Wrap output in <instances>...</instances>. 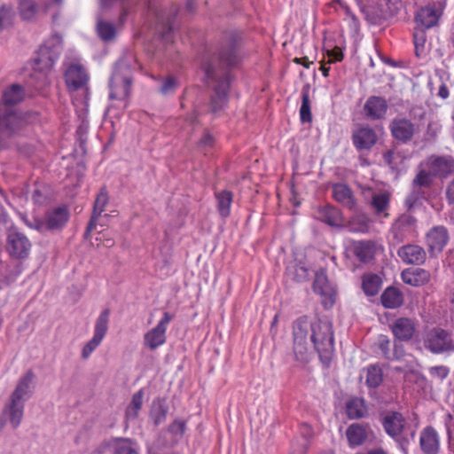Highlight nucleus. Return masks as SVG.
<instances>
[{
    "label": "nucleus",
    "instance_id": "nucleus-1",
    "mask_svg": "<svg viewBox=\"0 0 454 454\" xmlns=\"http://www.w3.org/2000/svg\"><path fill=\"white\" fill-rule=\"evenodd\" d=\"M239 62V35L235 32H228L224 35L217 53L202 65L205 82L213 90L209 106L211 113L217 114L227 106L231 70Z\"/></svg>",
    "mask_w": 454,
    "mask_h": 454
},
{
    "label": "nucleus",
    "instance_id": "nucleus-2",
    "mask_svg": "<svg viewBox=\"0 0 454 454\" xmlns=\"http://www.w3.org/2000/svg\"><path fill=\"white\" fill-rule=\"evenodd\" d=\"M294 355L296 361L306 364L316 350L321 361L328 364L334 352L332 323L327 319L309 320L301 317L293 325Z\"/></svg>",
    "mask_w": 454,
    "mask_h": 454
},
{
    "label": "nucleus",
    "instance_id": "nucleus-3",
    "mask_svg": "<svg viewBox=\"0 0 454 454\" xmlns=\"http://www.w3.org/2000/svg\"><path fill=\"white\" fill-rule=\"evenodd\" d=\"M454 175V158L450 155L432 154L419 165L411 184L430 188L434 178L446 179Z\"/></svg>",
    "mask_w": 454,
    "mask_h": 454
},
{
    "label": "nucleus",
    "instance_id": "nucleus-4",
    "mask_svg": "<svg viewBox=\"0 0 454 454\" xmlns=\"http://www.w3.org/2000/svg\"><path fill=\"white\" fill-rule=\"evenodd\" d=\"M35 375L32 371H27L18 381L17 386L5 404L4 413L9 418L12 427L17 428L23 418L25 402L30 398L33 393V380Z\"/></svg>",
    "mask_w": 454,
    "mask_h": 454
},
{
    "label": "nucleus",
    "instance_id": "nucleus-5",
    "mask_svg": "<svg viewBox=\"0 0 454 454\" xmlns=\"http://www.w3.org/2000/svg\"><path fill=\"white\" fill-rule=\"evenodd\" d=\"M135 63L132 53L125 55L116 63L109 84L111 99L124 101L129 97L132 82L131 70Z\"/></svg>",
    "mask_w": 454,
    "mask_h": 454
},
{
    "label": "nucleus",
    "instance_id": "nucleus-6",
    "mask_svg": "<svg viewBox=\"0 0 454 454\" xmlns=\"http://www.w3.org/2000/svg\"><path fill=\"white\" fill-rule=\"evenodd\" d=\"M26 121L12 109L0 107V146L4 147L8 140L16 139L22 135Z\"/></svg>",
    "mask_w": 454,
    "mask_h": 454
},
{
    "label": "nucleus",
    "instance_id": "nucleus-7",
    "mask_svg": "<svg viewBox=\"0 0 454 454\" xmlns=\"http://www.w3.org/2000/svg\"><path fill=\"white\" fill-rule=\"evenodd\" d=\"M424 347L434 354L454 351V338L448 331L434 327L423 335Z\"/></svg>",
    "mask_w": 454,
    "mask_h": 454
},
{
    "label": "nucleus",
    "instance_id": "nucleus-8",
    "mask_svg": "<svg viewBox=\"0 0 454 454\" xmlns=\"http://www.w3.org/2000/svg\"><path fill=\"white\" fill-rule=\"evenodd\" d=\"M178 12L176 5H171L169 11L167 12L155 2H150L148 4V15L155 20L157 22V30L163 40L168 41L170 33L173 29L172 22L175 20Z\"/></svg>",
    "mask_w": 454,
    "mask_h": 454
},
{
    "label": "nucleus",
    "instance_id": "nucleus-9",
    "mask_svg": "<svg viewBox=\"0 0 454 454\" xmlns=\"http://www.w3.org/2000/svg\"><path fill=\"white\" fill-rule=\"evenodd\" d=\"M110 309H104L96 320L94 334L92 339L88 341L82 350V358L87 359L93 351L100 345L108 330Z\"/></svg>",
    "mask_w": 454,
    "mask_h": 454
},
{
    "label": "nucleus",
    "instance_id": "nucleus-10",
    "mask_svg": "<svg viewBox=\"0 0 454 454\" xmlns=\"http://www.w3.org/2000/svg\"><path fill=\"white\" fill-rule=\"evenodd\" d=\"M62 51V38L59 35H54L46 42L38 52L36 59L37 64L41 69H50L54 65L56 59Z\"/></svg>",
    "mask_w": 454,
    "mask_h": 454
},
{
    "label": "nucleus",
    "instance_id": "nucleus-11",
    "mask_svg": "<svg viewBox=\"0 0 454 454\" xmlns=\"http://www.w3.org/2000/svg\"><path fill=\"white\" fill-rule=\"evenodd\" d=\"M6 247L11 256L24 259L29 254L31 243L23 233L11 230L8 233Z\"/></svg>",
    "mask_w": 454,
    "mask_h": 454
},
{
    "label": "nucleus",
    "instance_id": "nucleus-12",
    "mask_svg": "<svg viewBox=\"0 0 454 454\" xmlns=\"http://www.w3.org/2000/svg\"><path fill=\"white\" fill-rule=\"evenodd\" d=\"M417 220L411 215H402L393 224L391 234L393 243L398 245L407 239V238L414 231Z\"/></svg>",
    "mask_w": 454,
    "mask_h": 454
},
{
    "label": "nucleus",
    "instance_id": "nucleus-13",
    "mask_svg": "<svg viewBox=\"0 0 454 454\" xmlns=\"http://www.w3.org/2000/svg\"><path fill=\"white\" fill-rule=\"evenodd\" d=\"M171 320L172 316L165 312L158 325L145 334V345L150 349L161 346L166 341V331Z\"/></svg>",
    "mask_w": 454,
    "mask_h": 454
},
{
    "label": "nucleus",
    "instance_id": "nucleus-14",
    "mask_svg": "<svg viewBox=\"0 0 454 454\" xmlns=\"http://www.w3.org/2000/svg\"><path fill=\"white\" fill-rule=\"evenodd\" d=\"M449 232L446 227L442 225L434 226L427 232L426 236L427 246L431 256H435L441 253L449 241Z\"/></svg>",
    "mask_w": 454,
    "mask_h": 454
},
{
    "label": "nucleus",
    "instance_id": "nucleus-15",
    "mask_svg": "<svg viewBox=\"0 0 454 454\" xmlns=\"http://www.w3.org/2000/svg\"><path fill=\"white\" fill-rule=\"evenodd\" d=\"M393 137L402 144L410 142L416 133V127L406 118H395L389 125Z\"/></svg>",
    "mask_w": 454,
    "mask_h": 454
},
{
    "label": "nucleus",
    "instance_id": "nucleus-16",
    "mask_svg": "<svg viewBox=\"0 0 454 454\" xmlns=\"http://www.w3.org/2000/svg\"><path fill=\"white\" fill-rule=\"evenodd\" d=\"M390 329L395 340L406 342L416 334L417 325L411 318L399 317L392 322Z\"/></svg>",
    "mask_w": 454,
    "mask_h": 454
},
{
    "label": "nucleus",
    "instance_id": "nucleus-17",
    "mask_svg": "<svg viewBox=\"0 0 454 454\" xmlns=\"http://www.w3.org/2000/svg\"><path fill=\"white\" fill-rule=\"evenodd\" d=\"M313 289L315 293L324 298L323 304L325 308H331L333 305L336 292L334 287L329 283L327 277L323 270L316 273Z\"/></svg>",
    "mask_w": 454,
    "mask_h": 454
},
{
    "label": "nucleus",
    "instance_id": "nucleus-18",
    "mask_svg": "<svg viewBox=\"0 0 454 454\" xmlns=\"http://www.w3.org/2000/svg\"><path fill=\"white\" fill-rule=\"evenodd\" d=\"M382 251V246L374 240H360L355 242L353 246L354 254L364 263L373 261L376 254Z\"/></svg>",
    "mask_w": 454,
    "mask_h": 454
},
{
    "label": "nucleus",
    "instance_id": "nucleus-19",
    "mask_svg": "<svg viewBox=\"0 0 454 454\" xmlns=\"http://www.w3.org/2000/svg\"><path fill=\"white\" fill-rule=\"evenodd\" d=\"M66 83L69 90H77L86 87L89 75L86 69L78 63L71 64L65 73Z\"/></svg>",
    "mask_w": 454,
    "mask_h": 454
},
{
    "label": "nucleus",
    "instance_id": "nucleus-20",
    "mask_svg": "<svg viewBox=\"0 0 454 454\" xmlns=\"http://www.w3.org/2000/svg\"><path fill=\"white\" fill-rule=\"evenodd\" d=\"M397 255L405 264L421 265L427 259L425 249L415 244L400 247L397 250Z\"/></svg>",
    "mask_w": 454,
    "mask_h": 454
},
{
    "label": "nucleus",
    "instance_id": "nucleus-21",
    "mask_svg": "<svg viewBox=\"0 0 454 454\" xmlns=\"http://www.w3.org/2000/svg\"><path fill=\"white\" fill-rule=\"evenodd\" d=\"M333 197L342 207L349 210H356L357 207V200L354 192L346 184H334L333 185Z\"/></svg>",
    "mask_w": 454,
    "mask_h": 454
},
{
    "label": "nucleus",
    "instance_id": "nucleus-22",
    "mask_svg": "<svg viewBox=\"0 0 454 454\" xmlns=\"http://www.w3.org/2000/svg\"><path fill=\"white\" fill-rule=\"evenodd\" d=\"M352 139L357 150H370L376 144L378 136L374 129L366 126L355 130L352 135Z\"/></svg>",
    "mask_w": 454,
    "mask_h": 454
},
{
    "label": "nucleus",
    "instance_id": "nucleus-23",
    "mask_svg": "<svg viewBox=\"0 0 454 454\" xmlns=\"http://www.w3.org/2000/svg\"><path fill=\"white\" fill-rule=\"evenodd\" d=\"M382 425L389 436L396 438L403 432L405 420L401 413L389 411L383 417Z\"/></svg>",
    "mask_w": 454,
    "mask_h": 454
},
{
    "label": "nucleus",
    "instance_id": "nucleus-24",
    "mask_svg": "<svg viewBox=\"0 0 454 454\" xmlns=\"http://www.w3.org/2000/svg\"><path fill=\"white\" fill-rule=\"evenodd\" d=\"M419 443L424 454H437L439 451V436L431 427H426L420 434Z\"/></svg>",
    "mask_w": 454,
    "mask_h": 454
},
{
    "label": "nucleus",
    "instance_id": "nucleus-25",
    "mask_svg": "<svg viewBox=\"0 0 454 454\" xmlns=\"http://www.w3.org/2000/svg\"><path fill=\"white\" fill-rule=\"evenodd\" d=\"M387 110V101L381 97H370L364 106L366 116L373 120L382 118L386 114Z\"/></svg>",
    "mask_w": 454,
    "mask_h": 454
},
{
    "label": "nucleus",
    "instance_id": "nucleus-26",
    "mask_svg": "<svg viewBox=\"0 0 454 454\" xmlns=\"http://www.w3.org/2000/svg\"><path fill=\"white\" fill-rule=\"evenodd\" d=\"M108 202V194L105 187L100 189L94 202V207L90 223H88L85 235L87 236L97 225L98 218L104 212Z\"/></svg>",
    "mask_w": 454,
    "mask_h": 454
},
{
    "label": "nucleus",
    "instance_id": "nucleus-27",
    "mask_svg": "<svg viewBox=\"0 0 454 454\" xmlns=\"http://www.w3.org/2000/svg\"><path fill=\"white\" fill-rule=\"evenodd\" d=\"M372 193L370 206L374 214L378 216L388 217L387 210L389 208L390 196L387 192L375 193L371 189L367 190Z\"/></svg>",
    "mask_w": 454,
    "mask_h": 454
},
{
    "label": "nucleus",
    "instance_id": "nucleus-28",
    "mask_svg": "<svg viewBox=\"0 0 454 454\" xmlns=\"http://www.w3.org/2000/svg\"><path fill=\"white\" fill-rule=\"evenodd\" d=\"M27 93L24 88L20 84H12L6 89L3 94V105L0 107L4 109H11L10 106L21 102Z\"/></svg>",
    "mask_w": 454,
    "mask_h": 454
},
{
    "label": "nucleus",
    "instance_id": "nucleus-29",
    "mask_svg": "<svg viewBox=\"0 0 454 454\" xmlns=\"http://www.w3.org/2000/svg\"><path fill=\"white\" fill-rule=\"evenodd\" d=\"M370 434L371 430L369 427L358 423L350 425L346 431L348 441L353 447L363 444L369 437Z\"/></svg>",
    "mask_w": 454,
    "mask_h": 454
},
{
    "label": "nucleus",
    "instance_id": "nucleus-30",
    "mask_svg": "<svg viewBox=\"0 0 454 454\" xmlns=\"http://www.w3.org/2000/svg\"><path fill=\"white\" fill-rule=\"evenodd\" d=\"M372 221L370 216L363 212H357L350 217L347 227L351 232L367 233L372 227Z\"/></svg>",
    "mask_w": 454,
    "mask_h": 454
},
{
    "label": "nucleus",
    "instance_id": "nucleus-31",
    "mask_svg": "<svg viewBox=\"0 0 454 454\" xmlns=\"http://www.w3.org/2000/svg\"><path fill=\"white\" fill-rule=\"evenodd\" d=\"M69 217L66 207H59L49 211L46 215V225L49 229H59L65 225Z\"/></svg>",
    "mask_w": 454,
    "mask_h": 454
},
{
    "label": "nucleus",
    "instance_id": "nucleus-32",
    "mask_svg": "<svg viewBox=\"0 0 454 454\" xmlns=\"http://www.w3.org/2000/svg\"><path fill=\"white\" fill-rule=\"evenodd\" d=\"M429 278L428 271L420 268L405 270L402 272L403 282L413 286H419L427 283Z\"/></svg>",
    "mask_w": 454,
    "mask_h": 454
},
{
    "label": "nucleus",
    "instance_id": "nucleus-33",
    "mask_svg": "<svg viewBox=\"0 0 454 454\" xmlns=\"http://www.w3.org/2000/svg\"><path fill=\"white\" fill-rule=\"evenodd\" d=\"M321 221L333 227L343 226V216L341 211L333 206H326L319 210Z\"/></svg>",
    "mask_w": 454,
    "mask_h": 454
},
{
    "label": "nucleus",
    "instance_id": "nucleus-34",
    "mask_svg": "<svg viewBox=\"0 0 454 454\" xmlns=\"http://www.w3.org/2000/svg\"><path fill=\"white\" fill-rule=\"evenodd\" d=\"M382 305L387 309H396L403 302V294L396 287H387L380 296Z\"/></svg>",
    "mask_w": 454,
    "mask_h": 454
},
{
    "label": "nucleus",
    "instance_id": "nucleus-35",
    "mask_svg": "<svg viewBox=\"0 0 454 454\" xmlns=\"http://www.w3.org/2000/svg\"><path fill=\"white\" fill-rule=\"evenodd\" d=\"M168 407L165 399L153 400L150 411V419L155 426H159L166 420Z\"/></svg>",
    "mask_w": 454,
    "mask_h": 454
},
{
    "label": "nucleus",
    "instance_id": "nucleus-36",
    "mask_svg": "<svg viewBox=\"0 0 454 454\" xmlns=\"http://www.w3.org/2000/svg\"><path fill=\"white\" fill-rule=\"evenodd\" d=\"M143 401L144 391L140 389L132 395L131 401L126 409L125 417L128 421H134L137 419L143 406Z\"/></svg>",
    "mask_w": 454,
    "mask_h": 454
},
{
    "label": "nucleus",
    "instance_id": "nucleus-37",
    "mask_svg": "<svg viewBox=\"0 0 454 454\" xmlns=\"http://www.w3.org/2000/svg\"><path fill=\"white\" fill-rule=\"evenodd\" d=\"M112 454H139V448L131 439L120 438L114 443Z\"/></svg>",
    "mask_w": 454,
    "mask_h": 454
},
{
    "label": "nucleus",
    "instance_id": "nucleus-38",
    "mask_svg": "<svg viewBox=\"0 0 454 454\" xmlns=\"http://www.w3.org/2000/svg\"><path fill=\"white\" fill-rule=\"evenodd\" d=\"M416 20L426 28H430L437 24L438 14L432 7H425L419 10Z\"/></svg>",
    "mask_w": 454,
    "mask_h": 454
},
{
    "label": "nucleus",
    "instance_id": "nucleus-39",
    "mask_svg": "<svg viewBox=\"0 0 454 454\" xmlns=\"http://www.w3.org/2000/svg\"><path fill=\"white\" fill-rule=\"evenodd\" d=\"M381 286V278L376 274H366L363 278L362 287L366 295H376Z\"/></svg>",
    "mask_w": 454,
    "mask_h": 454
},
{
    "label": "nucleus",
    "instance_id": "nucleus-40",
    "mask_svg": "<svg viewBox=\"0 0 454 454\" xmlns=\"http://www.w3.org/2000/svg\"><path fill=\"white\" fill-rule=\"evenodd\" d=\"M365 372V384L370 388L378 387L382 380L383 375L381 369L375 364H372L364 370Z\"/></svg>",
    "mask_w": 454,
    "mask_h": 454
},
{
    "label": "nucleus",
    "instance_id": "nucleus-41",
    "mask_svg": "<svg viewBox=\"0 0 454 454\" xmlns=\"http://www.w3.org/2000/svg\"><path fill=\"white\" fill-rule=\"evenodd\" d=\"M309 90V84H305L301 90L302 100L300 109V117L301 122L303 123L310 122L312 121V114L310 111Z\"/></svg>",
    "mask_w": 454,
    "mask_h": 454
},
{
    "label": "nucleus",
    "instance_id": "nucleus-42",
    "mask_svg": "<svg viewBox=\"0 0 454 454\" xmlns=\"http://www.w3.org/2000/svg\"><path fill=\"white\" fill-rule=\"evenodd\" d=\"M38 10V6L34 0H20V15L25 20H34L36 17Z\"/></svg>",
    "mask_w": 454,
    "mask_h": 454
},
{
    "label": "nucleus",
    "instance_id": "nucleus-43",
    "mask_svg": "<svg viewBox=\"0 0 454 454\" xmlns=\"http://www.w3.org/2000/svg\"><path fill=\"white\" fill-rule=\"evenodd\" d=\"M97 32L103 41L108 42L114 38L116 35V28L114 24L104 21L98 17L97 22Z\"/></svg>",
    "mask_w": 454,
    "mask_h": 454
},
{
    "label": "nucleus",
    "instance_id": "nucleus-44",
    "mask_svg": "<svg viewBox=\"0 0 454 454\" xmlns=\"http://www.w3.org/2000/svg\"><path fill=\"white\" fill-rule=\"evenodd\" d=\"M216 199L219 214L222 217H227L230 215L232 193L229 191H222L216 195Z\"/></svg>",
    "mask_w": 454,
    "mask_h": 454
},
{
    "label": "nucleus",
    "instance_id": "nucleus-45",
    "mask_svg": "<svg viewBox=\"0 0 454 454\" xmlns=\"http://www.w3.org/2000/svg\"><path fill=\"white\" fill-rule=\"evenodd\" d=\"M347 413L350 419H360L366 413L364 402L360 399H353L347 404Z\"/></svg>",
    "mask_w": 454,
    "mask_h": 454
},
{
    "label": "nucleus",
    "instance_id": "nucleus-46",
    "mask_svg": "<svg viewBox=\"0 0 454 454\" xmlns=\"http://www.w3.org/2000/svg\"><path fill=\"white\" fill-rule=\"evenodd\" d=\"M15 12L12 6L2 5L0 7V29H6L12 25Z\"/></svg>",
    "mask_w": 454,
    "mask_h": 454
},
{
    "label": "nucleus",
    "instance_id": "nucleus-47",
    "mask_svg": "<svg viewBox=\"0 0 454 454\" xmlns=\"http://www.w3.org/2000/svg\"><path fill=\"white\" fill-rule=\"evenodd\" d=\"M287 274L296 282L306 281L309 275L308 268L301 264L288 267Z\"/></svg>",
    "mask_w": 454,
    "mask_h": 454
},
{
    "label": "nucleus",
    "instance_id": "nucleus-48",
    "mask_svg": "<svg viewBox=\"0 0 454 454\" xmlns=\"http://www.w3.org/2000/svg\"><path fill=\"white\" fill-rule=\"evenodd\" d=\"M27 83L35 90H41L46 85V74L43 72L35 71Z\"/></svg>",
    "mask_w": 454,
    "mask_h": 454
},
{
    "label": "nucleus",
    "instance_id": "nucleus-49",
    "mask_svg": "<svg viewBox=\"0 0 454 454\" xmlns=\"http://www.w3.org/2000/svg\"><path fill=\"white\" fill-rule=\"evenodd\" d=\"M309 444L306 438H295L292 442L290 454H306Z\"/></svg>",
    "mask_w": 454,
    "mask_h": 454
},
{
    "label": "nucleus",
    "instance_id": "nucleus-50",
    "mask_svg": "<svg viewBox=\"0 0 454 454\" xmlns=\"http://www.w3.org/2000/svg\"><path fill=\"white\" fill-rule=\"evenodd\" d=\"M445 427L448 434L450 448L454 451V415L448 413L445 419Z\"/></svg>",
    "mask_w": 454,
    "mask_h": 454
},
{
    "label": "nucleus",
    "instance_id": "nucleus-51",
    "mask_svg": "<svg viewBox=\"0 0 454 454\" xmlns=\"http://www.w3.org/2000/svg\"><path fill=\"white\" fill-rule=\"evenodd\" d=\"M177 86L178 83L176 80L172 76H168L160 86V92L165 96L172 94L176 90Z\"/></svg>",
    "mask_w": 454,
    "mask_h": 454
},
{
    "label": "nucleus",
    "instance_id": "nucleus-52",
    "mask_svg": "<svg viewBox=\"0 0 454 454\" xmlns=\"http://www.w3.org/2000/svg\"><path fill=\"white\" fill-rule=\"evenodd\" d=\"M412 192L407 196L405 200V204L409 209H411L423 196V192L420 191L422 187H415L412 185Z\"/></svg>",
    "mask_w": 454,
    "mask_h": 454
},
{
    "label": "nucleus",
    "instance_id": "nucleus-53",
    "mask_svg": "<svg viewBox=\"0 0 454 454\" xmlns=\"http://www.w3.org/2000/svg\"><path fill=\"white\" fill-rule=\"evenodd\" d=\"M185 431V422L183 420L176 419L169 426V432L173 434L183 436Z\"/></svg>",
    "mask_w": 454,
    "mask_h": 454
},
{
    "label": "nucleus",
    "instance_id": "nucleus-54",
    "mask_svg": "<svg viewBox=\"0 0 454 454\" xmlns=\"http://www.w3.org/2000/svg\"><path fill=\"white\" fill-rule=\"evenodd\" d=\"M379 347L386 357H388L390 340L385 335H380L379 338Z\"/></svg>",
    "mask_w": 454,
    "mask_h": 454
},
{
    "label": "nucleus",
    "instance_id": "nucleus-55",
    "mask_svg": "<svg viewBox=\"0 0 454 454\" xmlns=\"http://www.w3.org/2000/svg\"><path fill=\"white\" fill-rule=\"evenodd\" d=\"M312 434V428L308 424H302L300 427V436L298 438H306L309 442Z\"/></svg>",
    "mask_w": 454,
    "mask_h": 454
},
{
    "label": "nucleus",
    "instance_id": "nucleus-56",
    "mask_svg": "<svg viewBox=\"0 0 454 454\" xmlns=\"http://www.w3.org/2000/svg\"><path fill=\"white\" fill-rule=\"evenodd\" d=\"M446 199L450 204L454 205V179L446 187Z\"/></svg>",
    "mask_w": 454,
    "mask_h": 454
},
{
    "label": "nucleus",
    "instance_id": "nucleus-57",
    "mask_svg": "<svg viewBox=\"0 0 454 454\" xmlns=\"http://www.w3.org/2000/svg\"><path fill=\"white\" fill-rule=\"evenodd\" d=\"M214 144V138L210 134H205L200 141V145L203 147H211Z\"/></svg>",
    "mask_w": 454,
    "mask_h": 454
},
{
    "label": "nucleus",
    "instance_id": "nucleus-58",
    "mask_svg": "<svg viewBox=\"0 0 454 454\" xmlns=\"http://www.w3.org/2000/svg\"><path fill=\"white\" fill-rule=\"evenodd\" d=\"M337 3L340 5L341 8L345 10L346 14L352 20L354 24L356 25L357 22V19L355 14L350 11L349 7L344 4L341 0H338Z\"/></svg>",
    "mask_w": 454,
    "mask_h": 454
},
{
    "label": "nucleus",
    "instance_id": "nucleus-59",
    "mask_svg": "<svg viewBox=\"0 0 454 454\" xmlns=\"http://www.w3.org/2000/svg\"><path fill=\"white\" fill-rule=\"evenodd\" d=\"M32 199H33L34 202L36 203V204H42L45 200V197L41 192V191L38 190V189H35L34 191L33 195H32Z\"/></svg>",
    "mask_w": 454,
    "mask_h": 454
},
{
    "label": "nucleus",
    "instance_id": "nucleus-60",
    "mask_svg": "<svg viewBox=\"0 0 454 454\" xmlns=\"http://www.w3.org/2000/svg\"><path fill=\"white\" fill-rule=\"evenodd\" d=\"M438 95L443 99H446L449 97V90L445 84H442L440 86Z\"/></svg>",
    "mask_w": 454,
    "mask_h": 454
},
{
    "label": "nucleus",
    "instance_id": "nucleus-61",
    "mask_svg": "<svg viewBox=\"0 0 454 454\" xmlns=\"http://www.w3.org/2000/svg\"><path fill=\"white\" fill-rule=\"evenodd\" d=\"M294 62L301 64L307 68L309 67L310 64L313 63L312 61H309L307 57L301 58V59L296 58V59H294Z\"/></svg>",
    "mask_w": 454,
    "mask_h": 454
},
{
    "label": "nucleus",
    "instance_id": "nucleus-62",
    "mask_svg": "<svg viewBox=\"0 0 454 454\" xmlns=\"http://www.w3.org/2000/svg\"><path fill=\"white\" fill-rule=\"evenodd\" d=\"M394 152L388 151L384 154V160L387 164H392Z\"/></svg>",
    "mask_w": 454,
    "mask_h": 454
},
{
    "label": "nucleus",
    "instance_id": "nucleus-63",
    "mask_svg": "<svg viewBox=\"0 0 454 454\" xmlns=\"http://www.w3.org/2000/svg\"><path fill=\"white\" fill-rule=\"evenodd\" d=\"M185 9L187 12H189L191 13L193 12V11L195 9L194 4H193V0H187Z\"/></svg>",
    "mask_w": 454,
    "mask_h": 454
},
{
    "label": "nucleus",
    "instance_id": "nucleus-64",
    "mask_svg": "<svg viewBox=\"0 0 454 454\" xmlns=\"http://www.w3.org/2000/svg\"><path fill=\"white\" fill-rule=\"evenodd\" d=\"M367 454H387L384 450L382 449H374L368 451Z\"/></svg>",
    "mask_w": 454,
    "mask_h": 454
}]
</instances>
